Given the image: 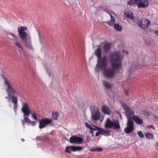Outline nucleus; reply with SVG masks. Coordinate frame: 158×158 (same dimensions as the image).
Listing matches in <instances>:
<instances>
[{
	"mask_svg": "<svg viewBox=\"0 0 158 158\" xmlns=\"http://www.w3.org/2000/svg\"><path fill=\"white\" fill-rule=\"evenodd\" d=\"M150 113H149V114H151V115H152V114H153V112H154V109L152 107H150Z\"/></svg>",
	"mask_w": 158,
	"mask_h": 158,
	"instance_id": "nucleus-32",
	"label": "nucleus"
},
{
	"mask_svg": "<svg viewBox=\"0 0 158 158\" xmlns=\"http://www.w3.org/2000/svg\"><path fill=\"white\" fill-rule=\"evenodd\" d=\"M24 117V118L23 120H22L21 121L22 125L23 126H24L25 123L27 124H29V123L31 121L28 116H25Z\"/></svg>",
	"mask_w": 158,
	"mask_h": 158,
	"instance_id": "nucleus-20",
	"label": "nucleus"
},
{
	"mask_svg": "<svg viewBox=\"0 0 158 158\" xmlns=\"http://www.w3.org/2000/svg\"><path fill=\"white\" fill-rule=\"evenodd\" d=\"M124 13L128 19H134L133 15L131 11L128 10L127 11H125Z\"/></svg>",
	"mask_w": 158,
	"mask_h": 158,
	"instance_id": "nucleus-19",
	"label": "nucleus"
},
{
	"mask_svg": "<svg viewBox=\"0 0 158 158\" xmlns=\"http://www.w3.org/2000/svg\"><path fill=\"white\" fill-rule=\"evenodd\" d=\"M148 23H149V25L151 23L149 21Z\"/></svg>",
	"mask_w": 158,
	"mask_h": 158,
	"instance_id": "nucleus-43",
	"label": "nucleus"
},
{
	"mask_svg": "<svg viewBox=\"0 0 158 158\" xmlns=\"http://www.w3.org/2000/svg\"><path fill=\"white\" fill-rule=\"evenodd\" d=\"M111 47V44L110 43H107L105 44L103 48L105 52H108L110 50Z\"/></svg>",
	"mask_w": 158,
	"mask_h": 158,
	"instance_id": "nucleus-18",
	"label": "nucleus"
},
{
	"mask_svg": "<svg viewBox=\"0 0 158 158\" xmlns=\"http://www.w3.org/2000/svg\"><path fill=\"white\" fill-rule=\"evenodd\" d=\"M82 149L83 148L80 146H69L66 147L65 152H66L70 153L71 151L76 152L79 151Z\"/></svg>",
	"mask_w": 158,
	"mask_h": 158,
	"instance_id": "nucleus-10",
	"label": "nucleus"
},
{
	"mask_svg": "<svg viewBox=\"0 0 158 158\" xmlns=\"http://www.w3.org/2000/svg\"><path fill=\"white\" fill-rule=\"evenodd\" d=\"M94 127H93V129H95V130H90L91 131H90L89 132V133L90 134H92V136H93V135H94V132H93V131H97V128L98 129V127L95 126H94V125L93 126Z\"/></svg>",
	"mask_w": 158,
	"mask_h": 158,
	"instance_id": "nucleus-28",
	"label": "nucleus"
},
{
	"mask_svg": "<svg viewBox=\"0 0 158 158\" xmlns=\"http://www.w3.org/2000/svg\"><path fill=\"white\" fill-rule=\"evenodd\" d=\"M49 76H50V73H49Z\"/></svg>",
	"mask_w": 158,
	"mask_h": 158,
	"instance_id": "nucleus-46",
	"label": "nucleus"
},
{
	"mask_svg": "<svg viewBox=\"0 0 158 158\" xmlns=\"http://www.w3.org/2000/svg\"><path fill=\"white\" fill-rule=\"evenodd\" d=\"M138 135L141 138H143L144 137V135L142 134V132L141 131H138Z\"/></svg>",
	"mask_w": 158,
	"mask_h": 158,
	"instance_id": "nucleus-31",
	"label": "nucleus"
},
{
	"mask_svg": "<svg viewBox=\"0 0 158 158\" xmlns=\"http://www.w3.org/2000/svg\"><path fill=\"white\" fill-rule=\"evenodd\" d=\"M123 107L124 109L126 111V116L128 118L131 117L132 115H134V112L132 110L130 109L126 105H123Z\"/></svg>",
	"mask_w": 158,
	"mask_h": 158,
	"instance_id": "nucleus-12",
	"label": "nucleus"
},
{
	"mask_svg": "<svg viewBox=\"0 0 158 158\" xmlns=\"http://www.w3.org/2000/svg\"><path fill=\"white\" fill-rule=\"evenodd\" d=\"M36 139L37 140H42V139L40 138V137H37L36 138Z\"/></svg>",
	"mask_w": 158,
	"mask_h": 158,
	"instance_id": "nucleus-37",
	"label": "nucleus"
},
{
	"mask_svg": "<svg viewBox=\"0 0 158 158\" xmlns=\"http://www.w3.org/2000/svg\"><path fill=\"white\" fill-rule=\"evenodd\" d=\"M102 111L104 114L110 115L111 111L109 107L107 106L104 105L102 107Z\"/></svg>",
	"mask_w": 158,
	"mask_h": 158,
	"instance_id": "nucleus-15",
	"label": "nucleus"
},
{
	"mask_svg": "<svg viewBox=\"0 0 158 158\" xmlns=\"http://www.w3.org/2000/svg\"><path fill=\"white\" fill-rule=\"evenodd\" d=\"M69 141L71 143L80 144L83 143V140L81 137L73 135L70 138Z\"/></svg>",
	"mask_w": 158,
	"mask_h": 158,
	"instance_id": "nucleus-9",
	"label": "nucleus"
},
{
	"mask_svg": "<svg viewBox=\"0 0 158 158\" xmlns=\"http://www.w3.org/2000/svg\"><path fill=\"white\" fill-rule=\"evenodd\" d=\"M85 126L88 128H89L90 130H95L93 129V127H91L90 125H89L88 123L87 122H85Z\"/></svg>",
	"mask_w": 158,
	"mask_h": 158,
	"instance_id": "nucleus-29",
	"label": "nucleus"
},
{
	"mask_svg": "<svg viewBox=\"0 0 158 158\" xmlns=\"http://www.w3.org/2000/svg\"><path fill=\"white\" fill-rule=\"evenodd\" d=\"M129 72H130L131 71V69H129Z\"/></svg>",
	"mask_w": 158,
	"mask_h": 158,
	"instance_id": "nucleus-42",
	"label": "nucleus"
},
{
	"mask_svg": "<svg viewBox=\"0 0 158 158\" xmlns=\"http://www.w3.org/2000/svg\"><path fill=\"white\" fill-rule=\"evenodd\" d=\"M103 85L107 89H110L111 87V85L110 84L106 81L103 82Z\"/></svg>",
	"mask_w": 158,
	"mask_h": 158,
	"instance_id": "nucleus-25",
	"label": "nucleus"
},
{
	"mask_svg": "<svg viewBox=\"0 0 158 158\" xmlns=\"http://www.w3.org/2000/svg\"><path fill=\"white\" fill-rule=\"evenodd\" d=\"M102 148L99 147L90 149V151L91 152H102Z\"/></svg>",
	"mask_w": 158,
	"mask_h": 158,
	"instance_id": "nucleus-26",
	"label": "nucleus"
},
{
	"mask_svg": "<svg viewBox=\"0 0 158 158\" xmlns=\"http://www.w3.org/2000/svg\"><path fill=\"white\" fill-rule=\"evenodd\" d=\"M38 33L39 35L40 42V43H42L44 41V38L41 35V33L39 31H38Z\"/></svg>",
	"mask_w": 158,
	"mask_h": 158,
	"instance_id": "nucleus-27",
	"label": "nucleus"
},
{
	"mask_svg": "<svg viewBox=\"0 0 158 158\" xmlns=\"http://www.w3.org/2000/svg\"><path fill=\"white\" fill-rule=\"evenodd\" d=\"M114 29L117 31H121L122 29L121 26H120L118 23L114 24Z\"/></svg>",
	"mask_w": 158,
	"mask_h": 158,
	"instance_id": "nucleus-24",
	"label": "nucleus"
},
{
	"mask_svg": "<svg viewBox=\"0 0 158 158\" xmlns=\"http://www.w3.org/2000/svg\"><path fill=\"white\" fill-rule=\"evenodd\" d=\"M14 45L17 49L18 50L19 52H20L21 55H25V52H24L21 45L18 41H16L14 42Z\"/></svg>",
	"mask_w": 158,
	"mask_h": 158,
	"instance_id": "nucleus-14",
	"label": "nucleus"
},
{
	"mask_svg": "<svg viewBox=\"0 0 158 158\" xmlns=\"http://www.w3.org/2000/svg\"><path fill=\"white\" fill-rule=\"evenodd\" d=\"M52 119L44 118H42L39 122V127L42 129L46 127L48 124H51L53 123Z\"/></svg>",
	"mask_w": 158,
	"mask_h": 158,
	"instance_id": "nucleus-7",
	"label": "nucleus"
},
{
	"mask_svg": "<svg viewBox=\"0 0 158 158\" xmlns=\"http://www.w3.org/2000/svg\"><path fill=\"white\" fill-rule=\"evenodd\" d=\"M36 122V121H32L31 120L29 123V124H31L33 126H34L35 125Z\"/></svg>",
	"mask_w": 158,
	"mask_h": 158,
	"instance_id": "nucleus-33",
	"label": "nucleus"
},
{
	"mask_svg": "<svg viewBox=\"0 0 158 158\" xmlns=\"http://www.w3.org/2000/svg\"><path fill=\"white\" fill-rule=\"evenodd\" d=\"M149 128H152L153 130L154 129V127L153 125L149 126Z\"/></svg>",
	"mask_w": 158,
	"mask_h": 158,
	"instance_id": "nucleus-38",
	"label": "nucleus"
},
{
	"mask_svg": "<svg viewBox=\"0 0 158 158\" xmlns=\"http://www.w3.org/2000/svg\"><path fill=\"white\" fill-rule=\"evenodd\" d=\"M127 126L124 129V131L126 133L129 134L134 130V122L130 118H128Z\"/></svg>",
	"mask_w": 158,
	"mask_h": 158,
	"instance_id": "nucleus-8",
	"label": "nucleus"
},
{
	"mask_svg": "<svg viewBox=\"0 0 158 158\" xmlns=\"http://www.w3.org/2000/svg\"><path fill=\"white\" fill-rule=\"evenodd\" d=\"M98 128L101 130V135L106 136H108L110 135V133L109 131L105 130L104 129L100 128L98 127Z\"/></svg>",
	"mask_w": 158,
	"mask_h": 158,
	"instance_id": "nucleus-17",
	"label": "nucleus"
},
{
	"mask_svg": "<svg viewBox=\"0 0 158 158\" xmlns=\"http://www.w3.org/2000/svg\"><path fill=\"white\" fill-rule=\"evenodd\" d=\"M125 94L127 96H128V91L127 90H125L124 92Z\"/></svg>",
	"mask_w": 158,
	"mask_h": 158,
	"instance_id": "nucleus-36",
	"label": "nucleus"
},
{
	"mask_svg": "<svg viewBox=\"0 0 158 158\" xmlns=\"http://www.w3.org/2000/svg\"><path fill=\"white\" fill-rule=\"evenodd\" d=\"M30 108L29 106L27 103H24L23 104L21 111L23 114V116L29 117L30 114H31L32 118L35 120L37 121L38 116L39 115V114L35 111H31Z\"/></svg>",
	"mask_w": 158,
	"mask_h": 158,
	"instance_id": "nucleus-3",
	"label": "nucleus"
},
{
	"mask_svg": "<svg viewBox=\"0 0 158 158\" xmlns=\"http://www.w3.org/2000/svg\"><path fill=\"white\" fill-rule=\"evenodd\" d=\"M125 52L128 54L127 51H115L110 52L109 57L110 64L113 69L106 68L108 60L105 55L102 56V49L101 47H98L94 52L95 55L97 58V63L95 70L98 72L100 69L103 70V74L107 77L112 78L114 75L115 70H119L121 65V61L123 57V53Z\"/></svg>",
	"mask_w": 158,
	"mask_h": 158,
	"instance_id": "nucleus-1",
	"label": "nucleus"
},
{
	"mask_svg": "<svg viewBox=\"0 0 158 158\" xmlns=\"http://www.w3.org/2000/svg\"><path fill=\"white\" fill-rule=\"evenodd\" d=\"M4 83L6 86V91L8 96L17 95L19 94L18 90L11 85L10 82L6 80L5 77L3 76Z\"/></svg>",
	"mask_w": 158,
	"mask_h": 158,
	"instance_id": "nucleus-4",
	"label": "nucleus"
},
{
	"mask_svg": "<svg viewBox=\"0 0 158 158\" xmlns=\"http://www.w3.org/2000/svg\"><path fill=\"white\" fill-rule=\"evenodd\" d=\"M105 127L106 128H113L118 129L120 128L119 122L118 121H112L110 119L107 118L105 124Z\"/></svg>",
	"mask_w": 158,
	"mask_h": 158,
	"instance_id": "nucleus-6",
	"label": "nucleus"
},
{
	"mask_svg": "<svg viewBox=\"0 0 158 158\" xmlns=\"http://www.w3.org/2000/svg\"><path fill=\"white\" fill-rule=\"evenodd\" d=\"M52 117L53 119L55 120H57V118L60 115L59 113L57 112H56L54 113L52 112Z\"/></svg>",
	"mask_w": 158,
	"mask_h": 158,
	"instance_id": "nucleus-23",
	"label": "nucleus"
},
{
	"mask_svg": "<svg viewBox=\"0 0 158 158\" xmlns=\"http://www.w3.org/2000/svg\"><path fill=\"white\" fill-rule=\"evenodd\" d=\"M27 30V27H26L21 26L18 28V31L20 38L25 41L26 47L29 49L32 50L33 47L31 44V41L28 40H27V38L28 35L26 32Z\"/></svg>",
	"mask_w": 158,
	"mask_h": 158,
	"instance_id": "nucleus-2",
	"label": "nucleus"
},
{
	"mask_svg": "<svg viewBox=\"0 0 158 158\" xmlns=\"http://www.w3.org/2000/svg\"><path fill=\"white\" fill-rule=\"evenodd\" d=\"M139 25L143 29H146L148 26V20L147 19L142 20L140 21Z\"/></svg>",
	"mask_w": 158,
	"mask_h": 158,
	"instance_id": "nucleus-13",
	"label": "nucleus"
},
{
	"mask_svg": "<svg viewBox=\"0 0 158 158\" xmlns=\"http://www.w3.org/2000/svg\"><path fill=\"white\" fill-rule=\"evenodd\" d=\"M120 116L121 117V115H120Z\"/></svg>",
	"mask_w": 158,
	"mask_h": 158,
	"instance_id": "nucleus-48",
	"label": "nucleus"
},
{
	"mask_svg": "<svg viewBox=\"0 0 158 158\" xmlns=\"http://www.w3.org/2000/svg\"><path fill=\"white\" fill-rule=\"evenodd\" d=\"M91 114L93 120L95 121H97L99 119L100 116V113L97 109V110L92 112Z\"/></svg>",
	"mask_w": 158,
	"mask_h": 158,
	"instance_id": "nucleus-11",
	"label": "nucleus"
},
{
	"mask_svg": "<svg viewBox=\"0 0 158 158\" xmlns=\"http://www.w3.org/2000/svg\"><path fill=\"white\" fill-rule=\"evenodd\" d=\"M157 146L158 147V142L157 143Z\"/></svg>",
	"mask_w": 158,
	"mask_h": 158,
	"instance_id": "nucleus-45",
	"label": "nucleus"
},
{
	"mask_svg": "<svg viewBox=\"0 0 158 158\" xmlns=\"http://www.w3.org/2000/svg\"><path fill=\"white\" fill-rule=\"evenodd\" d=\"M97 131H98V132H97L96 133V136H98L100 135V134H101V130H99V129L97 128Z\"/></svg>",
	"mask_w": 158,
	"mask_h": 158,
	"instance_id": "nucleus-34",
	"label": "nucleus"
},
{
	"mask_svg": "<svg viewBox=\"0 0 158 158\" xmlns=\"http://www.w3.org/2000/svg\"><path fill=\"white\" fill-rule=\"evenodd\" d=\"M10 35L13 37V39L15 41H17L18 38L17 36L14 34L11 33Z\"/></svg>",
	"mask_w": 158,
	"mask_h": 158,
	"instance_id": "nucleus-30",
	"label": "nucleus"
},
{
	"mask_svg": "<svg viewBox=\"0 0 158 158\" xmlns=\"http://www.w3.org/2000/svg\"><path fill=\"white\" fill-rule=\"evenodd\" d=\"M22 141H24V139H22Z\"/></svg>",
	"mask_w": 158,
	"mask_h": 158,
	"instance_id": "nucleus-44",
	"label": "nucleus"
},
{
	"mask_svg": "<svg viewBox=\"0 0 158 158\" xmlns=\"http://www.w3.org/2000/svg\"><path fill=\"white\" fill-rule=\"evenodd\" d=\"M127 4L131 5H137L139 8H144L148 6V0H130Z\"/></svg>",
	"mask_w": 158,
	"mask_h": 158,
	"instance_id": "nucleus-5",
	"label": "nucleus"
},
{
	"mask_svg": "<svg viewBox=\"0 0 158 158\" xmlns=\"http://www.w3.org/2000/svg\"><path fill=\"white\" fill-rule=\"evenodd\" d=\"M111 19L110 21L106 22L110 26H113L115 23V19L111 15H110Z\"/></svg>",
	"mask_w": 158,
	"mask_h": 158,
	"instance_id": "nucleus-21",
	"label": "nucleus"
},
{
	"mask_svg": "<svg viewBox=\"0 0 158 158\" xmlns=\"http://www.w3.org/2000/svg\"><path fill=\"white\" fill-rule=\"evenodd\" d=\"M9 96L8 97H5V98L6 99H8L9 98Z\"/></svg>",
	"mask_w": 158,
	"mask_h": 158,
	"instance_id": "nucleus-41",
	"label": "nucleus"
},
{
	"mask_svg": "<svg viewBox=\"0 0 158 158\" xmlns=\"http://www.w3.org/2000/svg\"><path fill=\"white\" fill-rule=\"evenodd\" d=\"M95 108H96L98 110V108H96V107H95Z\"/></svg>",
	"mask_w": 158,
	"mask_h": 158,
	"instance_id": "nucleus-47",
	"label": "nucleus"
},
{
	"mask_svg": "<svg viewBox=\"0 0 158 158\" xmlns=\"http://www.w3.org/2000/svg\"><path fill=\"white\" fill-rule=\"evenodd\" d=\"M133 120L135 123L138 124H141L143 123V120L140 118L138 116H134L132 117Z\"/></svg>",
	"mask_w": 158,
	"mask_h": 158,
	"instance_id": "nucleus-16",
	"label": "nucleus"
},
{
	"mask_svg": "<svg viewBox=\"0 0 158 158\" xmlns=\"http://www.w3.org/2000/svg\"><path fill=\"white\" fill-rule=\"evenodd\" d=\"M154 138L153 135L149 133V139H153Z\"/></svg>",
	"mask_w": 158,
	"mask_h": 158,
	"instance_id": "nucleus-35",
	"label": "nucleus"
},
{
	"mask_svg": "<svg viewBox=\"0 0 158 158\" xmlns=\"http://www.w3.org/2000/svg\"><path fill=\"white\" fill-rule=\"evenodd\" d=\"M9 97L12 99V102L14 103V106L15 107L16 106H17V97L14 95H12Z\"/></svg>",
	"mask_w": 158,
	"mask_h": 158,
	"instance_id": "nucleus-22",
	"label": "nucleus"
},
{
	"mask_svg": "<svg viewBox=\"0 0 158 158\" xmlns=\"http://www.w3.org/2000/svg\"><path fill=\"white\" fill-rule=\"evenodd\" d=\"M145 137L147 138H148V133H146V134H145Z\"/></svg>",
	"mask_w": 158,
	"mask_h": 158,
	"instance_id": "nucleus-40",
	"label": "nucleus"
},
{
	"mask_svg": "<svg viewBox=\"0 0 158 158\" xmlns=\"http://www.w3.org/2000/svg\"><path fill=\"white\" fill-rule=\"evenodd\" d=\"M155 33L156 35L158 36V30L157 31H156Z\"/></svg>",
	"mask_w": 158,
	"mask_h": 158,
	"instance_id": "nucleus-39",
	"label": "nucleus"
}]
</instances>
